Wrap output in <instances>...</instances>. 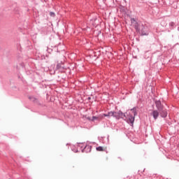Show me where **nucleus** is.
Segmentation results:
<instances>
[{"label": "nucleus", "instance_id": "nucleus-3", "mask_svg": "<svg viewBox=\"0 0 179 179\" xmlns=\"http://www.w3.org/2000/svg\"><path fill=\"white\" fill-rule=\"evenodd\" d=\"M125 117V114L122 113V112H115V118H117V120H120V118H124Z\"/></svg>", "mask_w": 179, "mask_h": 179}, {"label": "nucleus", "instance_id": "nucleus-8", "mask_svg": "<svg viewBox=\"0 0 179 179\" xmlns=\"http://www.w3.org/2000/svg\"><path fill=\"white\" fill-rule=\"evenodd\" d=\"M103 117H115V112H109L108 114H103Z\"/></svg>", "mask_w": 179, "mask_h": 179}, {"label": "nucleus", "instance_id": "nucleus-1", "mask_svg": "<svg viewBox=\"0 0 179 179\" xmlns=\"http://www.w3.org/2000/svg\"><path fill=\"white\" fill-rule=\"evenodd\" d=\"M131 22L133 26H134V28L136 29V31H138L142 36H148V33L145 31V26L143 24H141L136 22V20H134V18L131 19Z\"/></svg>", "mask_w": 179, "mask_h": 179}, {"label": "nucleus", "instance_id": "nucleus-4", "mask_svg": "<svg viewBox=\"0 0 179 179\" xmlns=\"http://www.w3.org/2000/svg\"><path fill=\"white\" fill-rule=\"evenodd\" d=\"M155 104L158 111H161V110H163V106H162V102L160 101H157L155 102Z\"/></svg>", "mask_w": 179, "mask_h": 179}, {"label": "nucleus", "instance_id": "nucleus-9", "mask_svg": "<svg viewBox=\"0 0 179 179\" xmlns=\"http://www.w3.org/2000/svg\"><path fill=\"white\" fill-rule=\"evenodd\" d=\"M96 149L98 152H104L106 150V148L101 146L97 147Z\"/></svg>", "mask_w": 179, "mask_h": 179}, {"label": "nucleus", "instance_id": "nucleus-6", "mask_svg": "<svg viewBox=\"0 0 179 179\" xmlns=\"http://www.w3.org/2000/svg\"><path fill=\"white\" fill-rule=\"evenodd\" d=\"M54 17H55V13L49 12V13L48 14V17H47L48 20H50V19H52Z\"/></svg>", "mask_w": 179, "mask_h": 179}, {"label": "nucleus", "instance_id": "nucleus-10", "mask_svg": "<svg viewBox=\"0 0 179 179\" xmlns=\"http://www.w3.org/2000/svg\"><path fill=\"white\" fill-rule=\"evenodd\" d=\"M29 100L31 101H33L34 103H38V100L37 99L34 98V96H29Z\"/></svg>", "mask_w": 179, "mask_h": 179}, {"label": "nucleus", "instance_id": "nucleus-5", "mask_svg": "<svg viewBox=\"0 0 179 179\" xmlns=\"http://www.w3.org/2000/svg\"><path fill=\"white\" fill-rule=\"evenodd\" d=\"M160 113V115L161 117H162V118H166V117H167V111L164 109H162L161 110H159Z\"/></svg>", "mask_w": 179, "mask_h": 179}, {"label": "nucleus", "instance_id": "nucleus-2", "mask_svg": "<svg viewBox=\"0 0 179 179\" xmlns=\"http://www.w3.org/2000/svg\"><path fill=\"white\" fill-rule=\"evenodd\" d=\"M130 115L128 117V122L130 124H134L135 121V116L136 115V110L135 109H131L129 112Z\"/></svg>", "mask_w": 179, "mask_h": 179}, {"label": "nucleus", "instance_id": "nucleus-11", "mask_svg": "<svg viewBox=\"0 0 179 179\" xmlns=\"http://www.w3.org/2000/svg\"><path fill=\"white\" fill-rule=\"evenodd\" d=\"M87 120H89L90 121H94V120L99 119V117H96V116L92 117V118H90V117H87Z\"/></svg>", "mask_w": 179, "mask_h": 179}, {"label": "nucleus", "instance_id": "nucleus-12", "mask_svg": "<svg viewBox=\"0 0 179 179\" xmlns=\"http://www.w3.org/2000/svg\"><path fill=\"white\" fill-rule=\"evenodd\" d=\"M61 68H62V64H58L57 65V69H61Z\"/></svg>", "mask_w": 179, "mask_h": 179}, {"label": "nucleus", "instance_id": "nucleus-7", "mask_svg": "<svg viewBox=\"0 0 179 179\" xmlns=\"http://www.w3.org/2000/svg\"><path fill=\"white\" fill-rule=\"evenodd\" d=\"M151 115H152L155 120H157V117H159V111L153 110Z\"/></svg>", "mask_w": 179, "mask_h": 179}]
</instances>
